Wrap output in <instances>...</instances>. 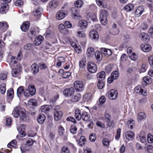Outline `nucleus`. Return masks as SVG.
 Returning a JSON list of instances; mask_svg holds the SVG:
<instances>
[{"mask_svg": "<svg viewBox=\"0 0 153 153\" xmlns=\"http://www.w3.org/2000/svg\"><path fill=\"white\" fill-rule=\"evenodd\" d=\"M13 114L15 117L20 116V120L23 121L28 122L30 120L29 117L26 114L25 109L19 106H17L14 108Z\"/></svg>", "mask_w": 153, "mask_h": 153, "instance_id": "1", "label": "nucleus"}, {"mask_svg": "<svg viewBox=\"0 0 153 153\" xmlns=\"http://www.w3.org/2000/svg\"><path fill=\"white\" fill-rule=\"evenodd\" d=\"M108 12L106 10H101L100 14V20L101 23L103 25H105L107 23V16Z\"/></svg>", "mask_w": 153, "mask_h": 153, "instance_id": "2", "label": "nucleus"}, {"mask_svg": "<svg viewBox=\"0 0 153 153\" xmlns=\"http://www.w3.org/2000/svg\"><path fill=\"white\" fill-rule=\"evenodd\" d=\"M108 98L111 100H115L118 97V93L117 91L114 89H111L108 91L107 93Z\"/></svg>", "mask_w": 153, "mask_h": 153, "instance_id": "3", "label": "nucleus"}, {"mask_svg": "<svg viewBox=\"0 0 153 153\" xmlns=\"http://www.w3.org/2000/svg\"><path fill=\"white\" fill-rule=\"evenodd\" d=\"M87 67L88 70L91 73H95L97 70L96 65L92 62H90L88 63Z\"/></svg>", "mask_w": 153, "mask_h": 153, "instance_id": "4", "label": "nucleus"}, {"mask_svg": "<svg viewBox=\"0 0 153 153\" xmlns=\"http://www.w3.org/2000/svg\"><path fill=\"white\" fill-rule=\"evenodd\" d=\"M74 86L76 90L79 91L83 90L84 88L83 82L79 80L76 81L74 82Z\"/></svg>", "mask_w": 153, "mask_h": 153, "instance_id": "5", "label": "nucleus"}, {"mask_svg": "<svg viewBox=\"0 0 153 153\" xmlns=\"http://www.w3.org/2000/svg\"><path fill=\"white\" fill-rule=\"evenodd\" d=\"M75 92L74 88H69L65 89L63 91V93L64 95L67 97H70Z\"/></svg>", "mask_w": 153, "mask_h": 153, "instance_id": "6", "label": "nucleus"}, {"mask_svg": "<svg viewBox=\"0 0 153 153\" xmlns=\"http://www.w3.org/2000/svg\"><path fill=\"white\" fill-rule=\"evenodd\" d=\"M39 32V29L38 27L31 28L30 30V33H28L29 36L32 39L33 37H35L36 34Z\"/></svg>", "mask_w": 153, "mask_h": 153, "instance_id": "7", "label": "nucleus"}, {"mask_svg": "<svg viewBox=\"0 0 153 153\" xmlns=\"http://www.w3.org/2000/svg\"><path fill=\"white\" fill-rule=\"evenodd\" d=\"M89 35L90 38L92 39L97 40L99 39V35L97 32L94 29L90 31Z\"/></svg>", "mask_w": 153, "mask_h": 153, "instance_id": "8", "label": "nucleus"}, {"mask_svg": "<svg viewBox=\"0 0 153 153\" xmlns=\"http://www.w3.org/2000/svg\"><path fill=\"white\" fill-rule=\"evenodd\" d=\"M30 71L34 75H35L38 72L39 68L36 63H34L31 65L30 67Z\"/></svg>", "mask_w": 153, "mask_h": 153, "instance_id": "9", "label": "nucleus"}, {"mask_svg": "<svg viewBox=\"0 0 153 153\" xmlns=\"http://www.w3.org/2000/svg\"><path fill=\"white\" fill-rule=\"evenodd\" d=\"M33 142L32 140H30L26 142V143L24 145H22L21 146V149L22 151H26L28 150L27 148L31 146L33 144Z\"/></svg>", "mask_w": 153, "mask_h": 153, "instance_id": "10", "label": "nucleus"}, {"mask_svg": "<svg viewBox=\"0 0 153 153\" xmlns=\"http://www.w3.org/2000/svg\"><path fill=\"white\" fill-rule=\"evenodd\" d=\"M66 15V13L63 12L62 10H59L57 13L56 18L57 20H61L64 18Z\"/></svg>", "mask_w": 153, "mask_h": 153, "instance_id": "11", "label": "nucleus"}, {"mask_svg": "<svg viewBox=\"0 0 153 153\" xmlns=\"http://www.w3.org/2000/svg\"><path fill=\"white\" fill-rule=\"evenodd\" d=\"M63 113L62 111L57 110L54 111V119L56 121L60 119L62 116Z\"/></svg>", "mask_w": 153, "mask_h": 153, "instance_id": "12", "label": "nucleus"}, {"mask_svg": "<svg viewBox=\"0 0 153 153\" xmlns=\"http://www.w3.org/2000/svg\"><path fill=\"white\" fill-rule=\"evenodd\" d=\"M81 95L79 94H77L72 96L69 100V102H75L79 101L81 99Z\"/></svg>", "mask_w": 153, "mask_h": 153, "instance_id": "13", "label": "nucleus"}, {"mask_svg": "<svg viewBox=\"0 0 153 153\" xmlns=\"http://www.w3.org/2000/svg\"><path fill=\"white\" fill-rule=\"evenodd\" d=\"M79 11V10H72L71 12V16L74 19H79L81 18Z\"/></svg>", "mask_w": 153, "mask_h": 153, "instance_id": "14", "label": "nucleus"}, {"mask_svg": "<svg viewBox=\"0 0 153 153\" xmlns=\"http://www.w3.org/2000/svg\"><path fill=\"white\" fill-rule=\"evenodd\" d=\"M46 119L45 116L43 114H39L37 117V120L38 123L40 124H43Z\"/></svg>", "mask_w": 153, "mask_h": 153, "instance_id": "15", "label": "nucleus"}, {"mask_svg": "<svg viewBox=\"0 0 153 153\" xmlns=\"http://www.w3.org/2000/svg\"><path fill=\"white\" fill-rule=\"evenodd\" d=\"M81 118L84 121H88L90 120V116L87 112L83 111L81 114Z\"/></svg>", "mask_w": 153, "mask_h": 153, "instance_id": "16", "label": "nucleus"}, {"mask_svg": "<svg viewBox=\"0 0 153 153\" xmlns=\"http://www.w3.org/2000/svg\"><path fill=\"white\" fill-rule=\"evenodd\" d=\"M8 25L7 22L5 21L0 22V29L4 32L6 30L8 27Z\"/></svg>", "mask_w": 153, "mask_h": 153, "instance_id": "17", "label": "nucleus"}, {"mask_svg": "<svg viewBox=\"0 0 153 153\" xmlns=\"http://www.w3.org/2000/svg\"><path fill=\"white\" fill-rule=\"evenodd\" d=\"M30 23L28 21L25 22L21 27V28L22 31L26 32L28 30L29 27Z\"/></svg>", "mask_w": 153, "mask_h": 153, "instance_id": "18", "label": "nucleus"}, {"mask_svg": "<svg viewBox=\"0 0 153 153\" xmlns=\"http://www.w3.org/2000/svg\"><path fill=\"white\" fill-rule=\"evenodd\" d=\"M134 135V133L131 131H127L125 135V137L128 140H130L133 138Z\"/></svg>", "mask_w": 153, "mask_h": 153, "instance_id": "19", "label": "nucleus"}, {"mask_svg": "<svg viewBox=\"0 0 153 153\" xmlns=\"http://www.w3.org/2000/svg\"><path fill=\"white\" fill-rule=\"evenodd\" d=\"M142 50L144 52H148L151 50V46L147 44H142L140 46Z\"/></svg>", "mask_w": 153, "mask_h": 153, "instance_id": "20", "label": "nucleus"}, {"mask_svg": "<svg viewBox=\"0 0 153 153\" xmlns=\"http://www.w3.org/2000/svg\"><path fill=\"white\" fill-rule=\"evenodd\" d=\"M94 48L91 47H89L88 48L86 54L88 56L91 57L94 55Z\"/></svg>", "mask_w": 153, "mask_h": 153, "instance_id": "21", "label": "nucleus"}, {"mask_svg": "<svg viewBox=\"0 0 153 153\" xmlns=\"http://www.w3.org/2000/svg\"><path fill=\"white\" fill-rule=\"evenodd\" d=\"M43 37L41 36H37L35 39L34 43L36 45H40L43 41Z\"/></svg>", "mask_w": 153, "mask_h": 153, "instance_id": "22", "label": "nucleus"}, {"mask_svg": "<svg viewBox=\"0 0 153 153\" xmlns=\"http://www.w3.org/2000/svg\"><path fill=\"white\" fill-rule=\"evenodd\" d=\"M59 29L62 33L65 34L68 31V30L65 27V25L62 24H60L59 26Z\"/></svg>", "mask_w": 153, "mask_h": 153, "instance_id": "23", "label": "nucleus"}, {"mask_svg": "<svg viewBox=\"0 0 153 153\" xmlns=\"http://www.w3.org/2000/svg\"><path fill=\"white\" fill-rule=\"evenodd\" d=\"M101 50L104 54L106 56H109L111 54L112 52L110 49L102 48Z\"/></svg>", "mask_w": 153, "mask_h": 153, "instance_id": "24", "label": "nucleus"}, {"mask_svg": "<svg viewBox=\"0 0 153 153\" xmlns=\"http://www.w3.org/2000/svg\"><path fill=\"white\" fill-rule=\"evenodd\" d=\"M50 106L49 105H45L42 106L39 109V111L41 112L47 113L50 110Z\"/></svg>", "mask_w": 153, "mask_h": 153, "instance_id": "25", "label": "nucleus"}, {"mask_svg": "<svg viewBox=\"0 0 153 153\" xmlns=\"http://www.w3.org/2000/svg\"><path fill=\"white\" fill-rule=\"evenodd\" d=\"M75 117L77 120L79 121L81 119V111L79 109H76L75 111Z\"/></svg>", "mask_w": 153, "mask_h": 153, "instance_id": "26", "label": "nucleus"}, {"mask_svg": "<svg viewBox=\"0 0 153 153\" xmlns=\"http://www.w3.org/2000/svg\"><path fill=\"white\" fill-rule=\"evenodd\" d=\"M146 117V115L144 113L140 112L138 114V122H140L142 120H145Z\"/></svg>", "mask_w": 153, "mask_h": 153, "instance_id": "27", "label": "nucleus"}, {"mask_svg": "<svg viewBox=\"0 0 153 153\" xmlns=\"http://www.w3.org/2000/svg\"><path fill=\"white\" fill-rule=\"evenodd\" d=\"M21 71L19 68H14L12 71V74L14 77H16L20 74Z\"/></svg>", "mask_w": 153, "mask_h": 153, "instance_id": "28", "label": "nucleus"}, {"mask_svg": "<svg viewBox=\"0 0 153 153\" xmlns=\"http://www.w3.org/2000/svg\"><path fill=\"white\" fill-rule=\"evenodd\" d=\"M139 37L142 40L145 41L148 40L149 38L148 35L145 33H140Z\"/></svg>", "mask_w": 153, "mask_h": 153, "instance_id": "29", "label": "nucleus"}, {"mask_svg": "<svg viewBox=\"0 0 153 153\" xmlns=\"http://www.w3.org/2000/svg\"><path fill=\"white\" fill-rule=\"evenodd\" d=\"M28 90L30 92L31 95H33L35 94L36 90L34 85L32 84L29 85Z\"/></svg>", "mask_w": 153, "mask_h": 153, "instance_id": "30", "label": "nucleus"}, {"mask_svg": "<svg viewBox=\"0 0 153 153\" xmlns=\"http://www.w3.org/2000/svg\"><path fill=\"white\" fill-rule=\"evenodd\" d=\"M105 73L104 71H102L98 73L97 75V79L101 80H103L105 77Z\"/></svg>", "mask_w": 153, "mask_h": 153, "instance_id": "31", "label": "nucleus"}, {"mask_svg": "<svg viewBox=\"0 0 153 153\" xmlns=\"http://www.w3.org/2000/svg\"><path fill=\"white\" fill-rule=\"evenodd\" d=\"M59 134L63 137V138L65 140H66L67 138V136H66V135L65 134V135L64 137H63L64 133L65 132V131L64 128L63 127L61 126H59Z\"/></svg>", "mask_w": 153, "mask_h": 153, "instance_id": "32", "label": "nucleus"}, {"mask_svg": "<svg viewBox=\"0 0 153 153\" xmlns=\"http://www.w3.org/2000/svg\"><path fill=\"white\" fill-rule=\"evenodd\" d=\"M86 17L89 19H91L93 21H95L96 19V15L93 13H87Z\"/></svg>", "mask_w": 153, "mask_h": 153, "instance_id": "33", "label": "nucleus"}, {"mask_svg": "<svg viewBox=\"0 0 153 153\" xmlns=\"http://www.w3.org/2000/svg\"><path fill=\"white\" fill-rule=\"evenodd\" d=\"M7 96L8 99H11L13 98L14 96V91L13 89L10 88L7 91Z\"/></svg>", "mask_w": 153, "mask_h": 153, "instance_id": "34", "label": "nucleus"}, {"mask_svg": "<svg viewBox=\"0 0 153 153\" xmlns=\"http://www.w3.org/2000/svg\"><path fill=\"white\" fill-rule=\"evenodd\" d=\"M139 137L140 140L142 143H143L146 141V134L144 131H142L140 132Z\"/></svg>", "mask_w": 153, "mask_h": 153, "instance_id": "35", "label": "nucleus"}, {"mask_svg": "<svg viewBox=\"0 0 153 153\" xmlns=\"http://www.w3.org/2000/svg\"><path fill=\"white\" fill-rule=\"evenodd\" d=\"M135 91L137 93L143 95H146V93L145 91L144 92L143 90L142 89H141L139 87H137L135 88Z\"/></svg>", "mask_w": 153, "mask_h": 153, "instance_id": "36", "label": "nucleus"}, {"mask_svg": "<svg viewBox=\"0 0 153 153\" xmlns=\"http://www.w3.org/2000/svg\"><path fill=\"white\" fill-rule=\"evenodd\" d=\"M79 25L81 28L82 29H84L87 27V23L85 20H81L79 21Z\"/></svg>", "mask_w": 153, "mask_h": 153, "instance_id": "37", "label": "nucleus"}, {"mask_svg": "<svg viewBox=\"0 0 153 153\" xmlns=\"http://www.w3.org/2000/svg\"><path fill=\"white\" fill-rule=\"evenodd\" d=\"M95 56L96 59L98 61H100L102 59V54L100 51H96L95 53Z\"/></svg>", "mask_w": 153, "mask_h": 153, "instance_id": "38", "label": "nucleus"}, {"mask_svg": "<svg viewBox=\"0 0 153 153\" xmlns=\"http://www.w3.org/2000/svg\"><path fill=\"white\" fill-rule=\"evenodd\" d=\"M57 5V0H52L49 3V6L51 8H55Z\"/></svg>", "mask_w": 153, "mask_h": 153, "instance_id": "39", "label": "nucleus"}, {"mask_svg": "<svg viewBox=\"0 0 153 153\" xmlns=\"http://www.w3.org/2000/svg\"><path fill=\"white\" fill-rule=\"evenodd\" d=\"M145 149L148 153H153V146L151 144H149L145 147Z\"/></svg>", "mask_w": 153, "mask_h": 153, "instance_id": "40", "label": "nucleus"}, {"mask_svg": "<svg viewBox=\"0 0 153 153\" xmlns=\"http://www.w3.org/2000/svg\"><path fill=\"white\" fill-rule=\"evenodd\" d=\"M105 101V98L104 96L101 97L99 100V102L98 104V106L100 108L102 107V105Z\"/></svg>", "mask_w": 153, "mask_h": 153, "instance_id": "41", "label": "nucleus"}, {"mask_svg": "<svg viewBox=\"0 0 153 153\" xmlns=\"http://www.w3.org/2000/svg\"><path fill=\"white\" fill-rule=\"evenodd\" d=\"M83 4V2L81 0H77L74 2L75 6L78 8L81 7Z\"/></svg>", "mask_w": 153, "mask_h": 153, "instance_id": "42", "label": "nucleus"}, {"mask_svg": "<svg viewBox=\"0 0 153 153\" xmlns=\"http://www.w3.org/2000/svg\"><path fill=\"white\" fill-rule=\"evenodd\" d=\"M6 85L4 83H1L0 85V92L2 94H4L6 92Z\"/></svg>", "mask_w": 153, "mask_h": 153, "instance_id": "43", "label": "nucleus"}, {"mask_svg": "<svg viewBox=\"0 0 153 153\" xmlns=\"http://www.w3.org/2000/svg\"><path fill=\"white\" fill-rule=\"evenodd\" d=\"M105 85V84L103 81L98 80L97 83V87L99 89H101L103 88Z\"/></svg>", "mask_w": 153, "mask_h": 153, "instance_id": "44", "label": "nucleus"}, {"mask_svg": "<svg viewBox=\"0 0 153 153\" xmlns=\"http://www.w3.org/2000/svg\"><path fill=\"white\" fill-rule=\"evenodd\" d=\"M91 94L90 93L86 94H85L84 97V99L85 101H88L91 99Z\"/></svg>", "mask_w": 153, "mask_h": 153, "instance_id": "45", "label": "nucleus"}, {"mask_svg": "<svg viewBox=\"0 0 153 153\" xmlns=\"http://www.w3.org/2000/svg\"><path fill=\"white\" fill-rule=\"evenodd\" d=\"M86 141V140L85 138L83 136H81L79 139V144L81 145L82 146L83 145H84L85 142Z\"/></svg>", "mask_w": 153, "mask_h": 153, "instance_id": "46", "label": "nucleus"}, {"mask_svg": "<svg viewBox=\"0 0 153 153\" xmlns=\"http://www.w3.org/2000/svg\"><path fill=\"white\" fill-rule=\"evenodd\" d=\"M110 141L107 138L104 139L102 141L103 146L105 147H108L110 144Z\"/></svg>", "mask_w": 153, "mask_h": 153, "instance_id": "47", "label": "nucleus"}, {"mask_svg": "<svg viewBox=\"0 0 153 153\" xmlns=\"http://www.w3.org/2000/svg\"><path fill=\"white\" fill-rule=\"evenodd\" d=\"M16 145V142L15 140H12L7 145V146L9 148L11 147H15Z\"/></svg>", "mask_w": 153, "mask_h": 153, "instance_id": "48", "label": "nucleus"}, {"mask_svg": "<svg viewBox=\"0 0 153 153\" xmlns=\"http://www.w3.org/2000/svg\"><path fill=\"white\" fill-rule=\"evenodd\" d=\"M111 76L113 79H117L119 76V73L117 71H115L113 72L111 74Z\"/></svg>", "mask_w": 153, "mask_h": 153, "instance_id": "49", "label": "nucleus"}, {"mask_svg": "<svg viewBox=\"0 0 153 153\" xmlns=\"http://www.w3.org/2000/svg\"><path fill=\"white\" fill-rule=\"evenodd\" d=\"M134 123V121L132 119H130L128 120L127 123V125L129 126L131 129H132L133 128V125Z\"/></svg>", "mask_w": 153, "mask_h": 153, "instance_id": "50", "label": "nucleus"}, {"mask_svg": "<svg viewBox=\"0 0 153 153\" xmlns=\"http://www.w3.org/2000/svg\"><path fill=\"white\" fill-rule=\"evenodd\" d=\"M12 119L10 117H8L6 119L5 125L7 126H9L11 125L12 122Z\"/></svg>", "mask_w": 153, "mask_h": 153, "instance_id": "51", "label": "nucleus"}, {"mask_svg": "<svg viewBox=\"0 0 153 153\" xmlns=\"http://www.w3.org/2000/svg\"><path fill=\"white\" fill-rule=\"evenodd\" d=\"M24 91V89L22 86H21L19 87L17 91V96L19 97L21 95V94L23 93Z\"/></svg>", "mask_w": 153, "mask_h": 153, "instance_id": "52", "label": "nucleus"}, {"mask_svg": "<svg viewBox=\"0 0 153 153\" xmlns=\"http://www.w3.org/2000/svg\"><path fill=\"white\" fill-rule=\"evenodd\" d=\"M61 153H70V152L68 148L66 146H64L62 148L61 152Z\"/></svg>", "mask_w": 153, "mask_h": 153, "instance_id": "53", "label": "nucleus"}, {"mask_svg": "<svg viewBox=\"0 0 153 153\" xmlns=\"http://www.w3.org/2000/svg\"><path fill=\"white\" fill-rule=\"evenodd\" d=\"M147 140L149 143H153V135L150 133H149L147 135Z\"/></svg>", "mask_w": 153, "mask_h": 153, "instance_id": "54", "label": "nucleus"}, {"mask_svg": "<svg viewBox=\"0 0 153 153\" xmlns=\"http://www.w3.org/2000/svg\"><path fill=\"white\" fill-rule=\"evenodd\" d=\"M86 61L85 59H82L79 62V66L80 68H83L85 66Z\"/></svg>", "mask_w": 153, "mask_h": 153, "instance_id": "55", "label": "nucleus"}, {"mask_svg": "<svg viewBox=\"0 0 153 153\" xmlns=\"http://www.w3.org/2000/svg\"><path fill=\"white\" fill-rule=\"evenodd\" d=\"M96 138L95 134L92 133L89 136V139L90 141L94 142Z\"/></svg>", "mask_w": 153, "mask_h": 153, "instance_id": "56", "label": "nucleus"}, {"mask_svg": "<svg viewBox=\"0 0 153 153\" xmlns=\"http://www.w3.org/2000/svg\"><path fill=\"white\" fill-rule=\"evenodd\" d=\"M28 104L29 105L36 106L37 104L36 100L34 99H31L28 101Z\"/></svg>", "mask_w": 153, "mask_h": 153, "instance_id": "57", "label": "nucleus"}, {"mask_svg": "<svg viewBox=\"0 0 153 153\" xmlns=\"http://www.w3.org/2000/svg\"><path fill=\"white\" fill-rule=\"evenodd\" d=\"M71 75V73L70 72L68 71L64 72L62 75V77L64 78H67L69 77Z\"/></svg>", "mask_w": 153, "mask_h": 153, "instance_id": "58", "label": "nucleus"}, {"mask_svg": "<svg viewBox=\"0 0 153 153\" xmlns=\"http://www.w3.org/2000/svg\"><path fill=\"white\" fill-rule=\"evenodd\" d=\"M130 57L131 60L135 61L137 58L138 56L135 53H133L130 56Z\"/></svg>", "mask_w": 153, "mask_h": 153, "instance_id": "59", "label": "nucleus"}, {"mask_svg": "<svg viewBox=\"0 0 153 153\" xmlns=\"http://www.w3.org/2000/svg\"><path fill=\"white\" fill-rule=\"evenodd\" d=\"M134 6L132 4H128L124 7V10H132L134 9Z\"/></svg>", "mask_w": 153, "mask_h": 153, "instance_id": "60", "label": "nucleus"}, {"mask_svg": "<svg viewBox=\"0 0 153 153\" xmlns=\"http://www.w3.org/2000/svg\"><path fill=\"white\" fill-rule=\"evenodd\" d=\"M70 131L71 133L75 134L76 132L77 128L75 126H71L70 128Z\"/></svg>", "mask_w": 153, "mask_h": 153, "instance_id": "61", "label": "nucleus"}, {"mask_svg": "<svg viewBox=\"0 0 153 153\" xmlns=\"http://www.w3.org/2000/svg\"><path fill=\"white\" fill-rule=\"evenodd\" d=\"M25 128V125L23 124H21L18 128H17V130L19 131H24Z\"/></svg>", "mask_w": 153, "mask_h": 153, "instance_id": "62", "label": "nucleus"}, {"mask_svg": "<svg viewBox=\"0 0 153 153\" xmlns=\"http://www.w3.org/2000/svg\"><path fill=\"white\" fill-rule=\"evenodd\" d=\"M128 59V56L125 54H123L120 58V60L122 62L126 61Z\"/></svg>", "mask_w": 153, "mask_h": 153, "instance_id": "63", "label": "nucleus"}, {"mask_svg": "<svg viewBox=\"0 0 153 153\" xmlns=\"http://www.w3.org/2000/svg\"><path fill=\"white\" fill-rule=\"evenodd\" d=\"M148 60L149 64L153 68V56H149Z\"/></svg>", "mask_w": 153, "mask_h": 153, "instance_id": "64", "label": "nucleus"}]
</instances>
